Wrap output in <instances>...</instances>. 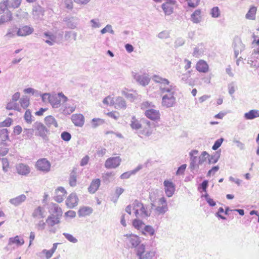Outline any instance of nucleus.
I'll list each match as a JSON object with an SVG mask.
<instances>
[{
  "mask_svg": "<svg viewBox=\"0 0 259 259\" xmlns=\"http://www.w3.org/2000/svg\"><path fill=\"white\" fill-rule=\"evenodd\" d=\"M160 90L162 94V106L166 108L172 107L176 103L174 87L172 85L167 87L161 86Z\"/></svg>",
  "mask_w": 259,
  "mask_h": 259,
  "instance_id": "nucleus-1",
  "label": "nucleus"
},
{
  "mask_svg": "<svg viewBox=\"0 0 259 259\" xmlns=\"http://www.w3.org/2000/svg\"><path fill=\"white\" fill-rule=\"evenodd\" d=\"M49 211L50 214L46 220L48 225L53 227L59 224L63 214L62 208L57 204L52 203Z\"/></svg>",
  "mask_w": 259,
  "mask_h": 259,
  "instance_id": "nucleus-2",
  "label": "nucleus"
},
{
  "mask_svg": "<svg viewBox=\"0 0 259 259\" xmlns=\"http://www.w3.org/2000/svg\"><path fill=\"white\" fill-rule=\"evenodd\" d=\"M42 100L45 101L47 99L53 108H59L65 104L67 101V98L62 93L58 95H51L49 94H45L42 97Z\"/></svg>",
  "mask_w": 259,
  "mask_h": 259,
  "instance_id": "nucleus-3",
  "label": "nucleus"
},
{
  "mask_svg": "<svg viewBox=\"0 0 259 259\" xmlns=\"http://www.w3.org/2000/svg\"><path fill=\"white\" fill-rule=\"evenodd\" d=\"M156 126L150 121L144 120V125L139 131V134L142 138L149 137L154 133Z\"/></svg>",
  "mask_w": 259,
  "mask_h": 259,
  "instance_id": "nucleus-4",
  "label": "nucleus"
},
{
  "mask_svg": "<svg viewBox=\"0 0 259 259\" xmlns=\"http://www.w3.org/2000/svg\"><path fill=\"white\" fill-rule=\"evenodd\" d=\"M252 37L253 40L251 46L253 49V53L250 57V61L253 62L254 61H256L257 60H259V37L254 34H253Z\"/></svg>",
  "mask_w": 259,
  "mask_h": 259,
  "instance_id": "nucleus-5",
  "label": "nucleus"
},
{
  "mask_svg": "<svg viewBox=\"0 0 259 259\" xmlns=\"http://www.w3.org/2000/svg\"><path fill=\"white\" fill-rule=\"evenodd\" d=\"M34 131H35V136L40 137L43 139H47L49 131L42 123H35Z\"/></svg>",
  "mask_w": 259,
  "mask_h": 259,
  "instance_id": "nucleus-6",
  "label": "nucleus"
},
{
  "mask_svg": "<svg viewBox=\"0 0 259 259\" xmlns=\"http://www.w3.org/2000/svg\"><path fill=\"white\" fill-rule=\"evenodd\" d=\"M145 116L151 121L158 122L161 119V113L159 110L148 109L145 111Z\"/></svg>",
  "mask_w": 259,
  "mask_h": 259,
  "instance_id": "nucleus-7",
  "label": "nucleus"
},
{
  "mask_svg": "<svg viewBox=\"0 0 259 259\" xmlns=\"http://www.w3.org/2000/svg\"><path fill=\"white\" fill-rule=\"evenodd\" d=\"M121 162V159L119 156L110 157L106 159L104 165L107 169H113L118 167Z\"/></svg>",
  "mask_w": 259,
  "mask_h": 259,
  "instance_id": "nucleus-8",
  "label": "nucleus"
},
{
  "mask_svg": "<svg viewBox=\"0 0 259 259\" xmlns=\"http://www.w3.org/2000/svg\"><path fill=\"white\" fill-rule=\"evenodd\" d=\"M67 192L63 187H59L54 191L53 199L58 203H61L63 201L67 195Z\"/></svg>",
  "mask_w": 259,
  "mask_h": 259,
  "instance_id": "nucleus-9",
  "label": "nucleus"
},
{
  "mask_svg": "<svg viewBox=\"0 0 259 259\" xmlns=\"http://www.w3.org/2000/svg\"><path fill=\"white\" fill-rule=\"evenodd\" d=\"M133 209L137 217L145 215H148L143 204L138 200H135L132 204Z\"/></svg>",
  "mask_w": 259,
  "mask_h": 259,
  "instance_id": "nucleus-10",
  "label": "nucleus"
},
{
  "mask_svg": "<svg viewBox=\"0 0 259 259\" xmlns=\"http://www.w3.org/2000/svg\"><path fill=\"white\" fill-rule=\"evenodd\" d=\"M176 7V2L172 0H166L162 6V8L166 15L171 14Z\"/></svg>",
  "mask_w": 259,
  "mask_h": 259,
  "instance_id": "nucleus-11",
  "label": "nucleus"
},
{
  "mask_svg": "<svg viewBox=\"0 0 259 259\" xmlns=\"http://www.w3.org/2000/svg\"><path fill=\"white\" fill-rule=\"evenodd\" d=\"M164 191L166 196L168 197H171L175 191V185L169 180H165L163 182Z\"/></svg>",
  "mask_w": 259,
  "mask_h": 259,
  "instance_id": "nucleus-12",
  "label": "nucleus"
},
{
  "mask_svg": "<svg viewBox=\"0 0 259 259\" xmlns=\"http://www.w3.org/2000/svg\"><path fill=\"white\" fill-rule=\"evenodd\" d=\"M36 166L39 170L48 171L50 169L51 164L49 161L44 158L38 160L36 162Z\"/></svg>",
  "mask_w": 259,
  "mask_h": 259,
  "instance_id": "nucleus-13",
  "label": "nucleus"
},
{
  "mask_svg": "<svg viewBox=\"0 0 259 259\" xmlns=\"http://www.w3.org/2000/svg\"><path fill=\"white\" fill-rule=\"evenodd\" d=\"M196 69L200 73H207L209 70V67L205 61L199 60L196 64Z\"/></svg>",
  "mask_w": 259,
  "mask_h": 259,
  "instance_id": "nucleus-14",
  "label": "nucleus"
},
{
  "mask_svg": "<svg viewBox=\"0 0 259 259\" xmlns=\"http://www.w3.org/2000/svg\"><path fill=\"white\" fill-rule=\"evenodd\" d=\"M78 203V198L74 193H71L67 198L66 205L69 208H73L77 206Z\"/></svg>",
  "mask_w": 259,
  "mask_h": 259,
  "instance_id": "nucleus-15",
  "label": "nucleus"
},
{
  "mask_svg": "<svg viewBox=\"0 0 259 259\" xmlns=\"http://www.w3.org/2000/svg\"><path fill=\"white\" fill-rule=\"evenodd\" d=\"M168 209L166 199L162 197L158 200V205L156 208V211L159 213H164Z\"/></svg>",
  "mask_w": 259,
  "mask_h": 259,
  "instance_id": "nucleus-16",
  "label": "nucleus"
},
{
  "mask_svg": "<svg viewBox=\"0 0 259 259\" xmlns=\"http://www.w3.org/2000/svg\"><path fill=\"white\" fill-rule=\"evenodd\" d=\"M126 237L127 241L131 244L133 247L138 246L140 242V239L139 237L134 234H126L124 235Z\"/></svg>",
  "mask_w": 259,
  "mask_h": 259,
  "instance_id": "nucleus-17",
  "label": "nucleus"
},
{
  "mask_svg": "<svg viewBox=\"0 0 259 259\" xmlns=\"http://www.w3.org/2000/svg\"><path fill=\"white\" fill-rule=\"evenodd\" d=\"M33 32V28L29 26L24 25L19 28L17 35L19 36H25L31 34Z\"/></svg>",
  "mask_w": 259,
  "mask_h": 259,
  "instance_id": "nucleus-18",
  "label": "nucleus"
},
{
  "mask_svg": "<svg viewBox=\"0 0 259 259\" xmlns=\"http://www.w3.org/2000/svg\"><path fill=\"white\" fill-rule=\"evenodd\" d=\"M16 169L17 173L22 176H26L30 171V168L29 166L23 163H19L17 165Z\"/></svg>",
  "mask_w": 259,
  "mask_h": 259,
  "instance_id": "nucleus-19",
  "label": "nucleus"
},
{
  "mask_svg": "<svg viewBox=\"0 0 259 259\" xmlns=\"http://www.w3.org/2000/svg\"><path fill=\"white\" fill-rule=\"evenodd\" d=\"M32 217L35 220L44 218L45 217V211L44 208L40 206L36 207L32 213Z\"/></svg>",
  "mask_w": 259,
  "mask_h": 259,
  "instance_id": "nucleus-20",
  "label": "nucleus"
},
{
  "mask_svg": "<svg viewBox=\"0 0 259 259\" xmlns=\"http://www.w3.org/2000/svg\"><path fill=\"white\" fill-rule=\"evenodd\" d=\"M71 120L73 123L77 126H82L84 122V118L81 114H75L72 115Z\"/></svg>",
  "mask_w": 259,
  "mask_h": 259,
  "instance_id": "nucleus-21",
  "label": "nucleus"
},
{
  "mask_svg": "<svg viewBox=\"0 0 259 259\" xmlns=\"http://www.w3.org/2000/svg\"><path fill=\"white\" fill-rule=\"evenodd\" d=\"M24 243V239L21 236L17 235L14 237L9 238L8 244L9 245L15 244L17 246H20L23 245Z\"/></svg>",
  "mask_w": 259,
  "mask_h": 259,
  "instance_id": "nucleus-22",
  "label": "nucleus"
},
{
  "mask_svg": "<svg viewBox=\"0 0 259 259\" xmlns=\"http://www.w3.org/2000/svg\"><path fill=\"white\" fill-rule=\"evenodd\" d=\"M136 80L142 85H146L148 84L150 79L146 74H136L134 76Z\"/></svg>",
  "mask_w": 259,
  "mask_h": 259,
  "instance_id": "nucleus-23",
  "label": "nucleus"
},
{
  "mask_svg": "<svg viewBox=\"0 0 259 259\" xmlns=\"http://www.w3.org/2000/svg\"><path fill=\"white\" fill-rule=\"evenodd\" d=\"M114 106L116 109L124 110L126 108V105L125 100L122 97H117Z\"/></svg>",
  "mask_w": 259,
  "mask_h": 259,
  "instance_id": "nucleus-24",
  "label": "nucleus"
},
{
  "mask_svg": "<svg viewBox=\"0 0 259 259\" xmlns=\"http://www.w3.org/2000/svg\"><path fill=\"white\" fill-rule=\"evenodd\" d=\"M101 184V181L99 179H96L93 180L90 186H89L88 190L91 193H95L99 189Z\"/></svg>",
  "mask_w": 259,
  "mask_h": 259,
  "instance_id": "nucleus-25",
  "label": "nucleus"
},
{
  "mask_svg": "<svg viewBox=\"0 0 259 259\" xmlns=\"http://www.w3.org/2000/svg\"><path fill=\"white\" fill-rule=\"evenodd\" d=\"M93 212V209L89 206H82L78 211V214L80 217H86Z\"/></svg>",
  "mask_w": 259,
  "mask_h": 259,
  "instance_id": "nucleus-26",
  "label": "nucleus"
},
{
  "mask_svg": "<svg viewBox=\"0 0 259 259\" xmlns=\"http://www.w3.org/2000/svg\"><path fill=\"white\" fill-rule=\"evenodd\" d=\"M59 244L58 243H55L53 244V247L50 250L44 249L42 251V253L45 255L47 259L50 258L56 251L57 246Z\"/></svg>",
  "mask_w": 259,
  "mask_h": 259,
  "instance_id": "nucleus-27",
  "label": "nucleus"
},
{
  "mask_svg": "<svg viewBox=\"0 0 259 259\" xmlns=\"http://www.w3.org/2000/svg\"><path fill=\"white\" fill-rule=\"evenodd\" d=\"M26 199V197L24 194H21L17 197L10 199V202L11 204L17 206L20 205L21 203L24 202Z\"/></svg>",
  "mask_w": 259,
  "mask_h": 259,
  "instance_id": "nucleus-28",
  "label": "nucleus"
},
{
  "mask_svg": "<svg viewBox=\"0 0 259 259\" xmlns=\"http://www.w3.org/2000/svg\"><path fill=\"white\" fill-rule=\"evenodd\" d=\"M244 117L246 119H252L256 117H259V110L253 109L244 114Z\"/></svg>",
  "mask_w": 259,
  "mask_h": 259,
  "instance_id": "nucleus-29",
  "label": "nucleus"
},
{
  "mask_svg": "<svg viewBox=\"0 0 259 259\" xmlns=\"http://www.w3.org/2000/svg\"><path fill=\"white\" fill-rule=\"evenodd\" d=\"M130 125L132 128L135 130H140L142 126L140 121L135 116L132 117Z\"/></svg>",
  "mask_w": 259,
  "mask_h": 259,
  "instance_id": "nucleus-30",
  "label": "nucleus"
},
{
  "mask_svg": "<svg viewBox=\"0 0 259 259\" xmlns=\"http://www.w3.org/2000/svg\"><path fill=\"white\" fill-rule=\"evenodd\" d=\"M61 109L64 115H69L72 113L75 109V106L67 105L63 104Z\"/></svg>",
  "mask_w": 259,
  "mask_h": 259,
  "instance_id": "nucleus-31",
  "label": "nucleus"
},
{
  "mask_svg": "<svg viewBox=\"0 0 259 259\" xmlns=\"http://www.w3.org/2000/svg\"><path fill=\"white\" fill-rule=\"evenodd\" d=\"M46 124L49 127L54 126L55 127L58 126V123L54 117L51 115L48 116L45 118Z\"/></svg>",
  "mask_w": 259,
  "mask_h": 259,
  "instance_id": "nucleus-32",
  "label": "nucleus"
},
{
  "mask_svg": "<svg viewBox=\"0 0 259 259\" xmlns=\"http://www.w3.org/2000/svg\"><path fill=\"white\" fill-rule=\"evenodd\" d=\"M201 18V12L200 10H196L191 15L192 21L195 23L200 22Z\"/></svg>",
  "mask_w": 259,
  "mask_h": 259,
  "instance_id": "nucleus-33",
  "label": "nucleus"
},
{
  "mask_svg": "<svg viewBox=\"0 0 259 259\" xmlns=\"http://www.w3.org/2000/svg\"><path fill=\"white\" fill-rule=\"evenodd\" d=\"M256 11V7L254 6L251 7L246 14V18L250 20H254Z\"/></svg>",
  "mask_w": 259,
  "mask_h": 259,
  "instance_id": "nucleus-34",
  "label": "nucleus"
},
{
  "mask_svg": "<svg viewBox=\"0 0 259 259\" xmlns=\"http://www.w3.org/2000/svg\"><path fill=\"white\" fill-rule=\"evenodd\" d=\"M154 80L157 82H159L160 83V86L164 87H169V81L165 78H162L160 77H159L158 76H154Z\"/></svg>",
  "mask_w": 259,
  "mask_h": 259,
  "instance_id": "nucleus-35",
  "label": "nucleus"
},
{
  "mask_svg": "<svg viewBox=\"0 0 259 259\" xmlns=\"http://www.w3.org/2000/svg\"><path fill=\"white\" fill-rule=\"evenodd\" d=\"M18 29L16 26H13L8 29L6 36L9 38L14 37L16 34L17 35Z\"/></svg>",
  "mask_w": 259,
  "mask_h": 259,
  "instance_id": "nucleus-36",
  "label": "nucleus"
},
{
  "mask_svg": "<svg viewBox=\"0 0 259 259\" xmlns=\"http://www.w3.org/2000/svg\"><path fill=\"white\" fill-rule=\"evenodd\" d=\"M115 101L116 97H113L111 96H108L104 98L103 101V103L106 105L114 106Z\"/></svg>",
  "mask_w": 259,
  "mask_h": 259,
  "instance_id": "nucleus-37",
  "label": "nucleus"
},
{
  "mask_svg": "<svg viewBox=\"0 0 259 259\" xmlns=\"http://www.w3.org/2000/svg\"><path fill=\"white\" fill-rule=\"evenodd\" d=\"M6 108L8 110H15L18 111H20L19 105L16 103V102L13 101H11L8 103Z\"/></svg>",
  "mask_w": 259,
  "mask_h": 259,
  "instance_id": "nucleus-38",
  "label": "nucleus"
},
{
  "mask_svg": "<svg viewBox=\"0 0 259 259\" xmlns=\"http://www.w3.org/2000/svg\"><path fill=\"white\" fill-rule=\"evenodd\" d=\"M44 35L49 37V39H47L45 41V42L48 45L52 46L53 45L54 42H55V36L54 35L52 34H50L48 32H45L44 33Z\"/></svg>",
  "mask_w": 259,
  "mask_h": 259,
  "instance_id": "nucleus-39",
  "label": "nucleus"
},
{
  "mask_svg": "<svg viewBox=\"0 0 259 259\" xmlns=\"http://www.w3.org/2000/svg\"><path fill=\"white\" fill-rule=\"evenodd\" d=\"M124 190L121 187H117L115 188L113 193V197L116 199H118L119 196L123 193Z\"/></svg>",
  "mask_w": 259,
  "mask_h": 259,
  "instance_id": "nucleus-40",
  "label": "nucleus"
},
{
  "mask_svg": "<svg viewBox=\"0 0 259 259\" xmlns=\"http://www.w3.org/2000/svg\"><path fill=\"white\" fill-rule=\"evenodd\" d=\"M154 229L150 226H146L144 228V231L143 232V234L145 235H150L152 236L154 234Z\"/></svg>",
  "mask_w": 259,
  "mask_h": 259,
  "instance_id": "nucleus-41",
  "label": "nucleus"
},
{
  "mask_svg": "<svg viewBox=\"0 0 259 259\" xmlns=\"http://www.w3.org/2000/svg\"><path fill=\"white\" fill-rule=\"evenodd\" d=\"M209 155L206 151H203L198 158V164L201 165L206 161L207 156Z\"/></svg>",
  "mask_w": 259,
  "mask_h": 259,
  "instance_id": "nucleus-42",
  "label": "nucleus"
},
{
  "mask_svg": "<svg viewBox=\"0 0 259 259\" xmlns=\"http://www.w3.org/2000/svg\"><path fill=\"white\" fill-rule=\"evenodd\" d=\"M133 225L136 229L140 230L143 228L144 223L141 220L135 219L133 221Z\"/></svg>",
  "mask_w": 259,
  "mask_h": 259,
  "instance_id": "nucleus-43",
  "label": "nucleus"
},
{
  "mask_svg": "<svg viewBox=\"0 0 259 259\" xmlns=\"http://www.w3.org/2000/svg\"><path fill=\"white\" fill-rule=\"evenodd\" d=\"M13 120L12 118L8 117L4 121L0 122V127H9L12 124Z\"/></svg>",
  "mask_w": 259,
  "mask_h": 259,
  "instance_id": "nucleus-44",
  "label": "nucleus"
},
{
  "mask_svg": "<svg viewBox=\"0 0 259 259\" xmlns=\"http://www.w3.org/2000/svg\"><path fill=\"white\" fill-rule=\"evenodd\" d=\"M21 107L26 108L29 105V99L27 97L22 98L20 101Z\"/></svg>",
  "mask_w": 259,
  "mask_h": 259,
  "instance_id": "nucleus-45",
  "label": "nucleus"
},
{
  "mask_svg": "<svg viewBox=\"0 0 259 259\" xmlns=\"http://www.w3.org/2000/svg\"><path fill=\"white\" fill-rule=\"evenodd\" d=\"M211 15L212 17L217 18L221 15V11L218 7H213L211 10Z\"/></svg>",
  "mask_w": 259,
  "mask_h": 259,
  "instance_id": "nucleus-46",
  "label": "nucleus"
},
{
  "mask_svg": "<svg viewBox=\"0 0 259 259\" xmlns=\"http://www.w3.org/2000/svg\"><path fill=\"white\" fill-rule=\"evenodd\" d=\"M92 125L94 127H96L97 126L103 124L104 123V120L101 118H94L92 121Z\"/></svg>",
  "mask_w": 259,
  "mask_h": 259,
  "instance_id": "nucleus-47",
  "label": "nucleus"
},
{
  "mask_svg": "<svg viewBox=\"0 0 259 259\" xmlns=\"http://www.w3.org/2000/svg\"><path fill=\"white\" fill-rule=\"evenodd\" d=\"M76 183V176L74 171H72L69 178V184L71 186H74Z\"/></svg>",
  "mask_w": 259,
  "mask_h": 259,
  "instance_id": "nucleus-48",
  "label": "nucleus"
},
{
  "mask_svg": "<svg viewBox=\"0 0 259 259\" xmlns=\"http://www.w3.org/2000/svg\"><path fill=\"white\" fill-rule=\"evenodd\" d=\"M106 114L108 116H109L112 118H113L114 119H115V120H117L119 116V113L115 111L108 112Z\"/></svg>",
  "mask_w": 259,
  "mask_h": 259,
  "instance_id": "nucleus-49",
  "label": "nucleus"
},
{
  "mask_svg": "<svg viewBox=\"0 0 259 259\" xmlns=\"http://www.w3.org/2000/svg\"><path fill=\"white\" fill-rule=\"evenodd\" d=\"M24 118L27 122L31 123L32 121L31 114L29 110H27L24 114Z\"/></svg>",
  "mask_w": 259,
  "mask_h": 259,
  "instance_id": "nucleus-50",
  "label": "nucleus"
},
{
  "mask_svg": "<svg viewBox=\"0 0 259 259\" xmlns=\"http://www.w3.org/2000/svg\"><path fill=\"white\" fill-rule=\"evenodd\" d=\"M8 0H4L3 2L0 3V13L4 11L8 8Z\"/></svg>",
  "mask_w": 259,
  "mask_h": 259,
  "instance_id": "nucleus-51",
  "label": "nucleus"
},
{
  "mask_svg": "<svg viewBox=\"0 0 259 259\" xmlns=\"http://www.w3.org/2000/svg\"><path fill=\"white\" fill-rule=\"evenodd\" d=\"M63 235L65 238L71 242L76 243L77 241V240L70 234L64 233Z\"/></svg>",
  "mask_w": 259,
  "mask_h": 259,
  "instance_id": "nucleus-52",
  "label": "nucleus"
},
{
  "mask_svg": "<svg viewBox=\"0 0 259 259\" xmlns=\"http://www.w3.org/2000/svg\"><path fill=\"white\" fill-rule=\"evenodd\" d=\"M145 246L143 244H142L140 245L138 248H137V255L139 257L142 256L143 254H144L145 252Z\"/></svg>",
  "mask_w": 259,
  "mask_h": 259,
  "instance_id": "nucleus-53",
  "label": "nucleus"
},
{
  "mask_svg": "<svg viewBox=\"0 0 259 259\" xmlns=\"http://www.w3.org/2000/svg\"><path fill=\"white\" fill-rule=\"evenodd\" d=\"M154 253L151 251L146 252L142 256L139 257V258L140 259H152V257Z\"/></svg>",
  "mask_w": 259,
  "mask_h": 259,
  "instance_id": "nucleus-54",
  "label": "nucleus"
},
{
  "mask_svg": "<svg viewBox=\"0 0 259 259\" xmlns=\"http://www.w3.org/2000/svg\"><path fill=\"white\" fill-rule=\"evenodd\" d=\"M61 138L65 141H68L70 140L71 136V135L66 132H64L61 134Z\"/></svg>",
  "mask_w": 259,
  "mask_h": 259,
  "instance_id": "nucleus-55",
  "label": "nucleus"
},
{
  "mask_svg": "<svg viewBox=\"0 0 259 259\" xmlns=\"http://www.w3.org/2000/svg\"><path fill=\"white\" fill-rule=\"evenodd\" d=\"M3 164V169L4 171H7L9 167V163L7 158H3L2 160Z\"/></svg>",
  "mask_w": 259,
  "mask_h": 259,
  "instance_id": "nucleus-56",
  "label": "nucleus"
},
{
  "mask_svg": "<svg viewBox=\"0 0 259 259\" xmlns=\"http://www.w3.org/2000/svg\"><path fill=\"white\" fill-rule=\"evenodd\" d=\"M223 139H218V140H217L215 142L214 145H213V146L212 147V149L214 150H215L218 148H219L221 146V145L223 142Z\"/></svg>",
  "mask_w": 259,
  "mask_h": 259,
  "instance_id": "nucleus-57",
  "label": "nucleus"
},
{
  "mask_svg": "<svg viewBox=\"0 0 259 259\" xmlns=\"http://www.w3.org/2000/svg\"><path fill=\"white\" fill-rule=\"evenodd\" d=\"M64 3L65 7L68 9H72L73 8V2L72 0H64Z\"/></svg>",
  "mask_w": 259,
  "mask_h": 259,
  "instance_id": "nucleus-58",
  "label": "nucleus"
},
{
  "mask_svg": "<svg viewBox=\"0 0 259 259\" xmlns=\"http://www.w3.org/2000/svg\"><path fill=\"white\" fill-rule=\"evenodd\" d=\"M186 166L187 165L185 164L182 165L180 167H179V168L177 170L176 174L177 175L183 174L186 168Z\"/></svg>",
  "mask_w": 259,
  "mask_h": 259,
  "instance_id": "nucleus-59",
  "label": "nucleus"
},
{
  "mask_svg": "<svg viewBox=\"0 0 259 259\" xmlns=\"http://www.w3.org/2000/svg\"><path fill=\"white\" fill-rule=\"evenodd\" d=\"M219 169L218 166H213L211 169H210L207 174V177H210L211 175H214Z\"/></svg>",
  "mask_w": 259,
  "mask_h": 259,
  "instance_id": "nucleus-60",
  "label": "nucleus"
},
{
  "mask_svg": "<svg viewBox=\"0 0 259 259\" xmlns=\"http://www.w3.org/2000/svg\"><path fill=\"white\" fill-rule=\"evenodd\" d=\"M65 216L66 217L73 218L76 216V212L73 210H69L65 213Z\"/></svg>",
  "mask_w": 259,
  "mask_h": 259,
  "instance_id": "nucleus-61",
  "label": "nucleus"
},
{
  "mask_svg": "<svg viewBox=\"0 0 259 259\" xmlns=\"http://www.w3.org/2000/svg\"><path fill=\"white\" fill-rule=\"evenodd\" d=\"M112 32L113 30L112 29V27L111 25H107L105 27H104L103 29H102L101 31V33L104 34L106 32Z\"/></svg>",
  "mask_w": 259,
  "mask_h": 259,
  "instance_id": "nucleus-62",
  "label": "nucleus"
},
{
  "mask_svg": "<svg viewBox=\"0 0 259 259\" xmlns=\"http://www.w3.org/2000/svg\"><path fill=\"white\" fill-rule=\"evenodd\" d=\"M114 174L112 172H107L103 174L102 178L104 180H108L110 178L112 177Z\"/></svg>",
  "mask_w": 259,
  "mask_h": 259,
  "instance_id": "nucleus-63",
  "label": "nucleus"
},
{
  "mask_svg": "<svg viewBox=\"0 0 259 259\" xmlns=\"http://www.w3.org/2000/svg\"><path fill=\"white\" fill-rule=\"evenodd\" d=\"M169 36V33L168 32L164 31H162L158 34V37L161 39L166 38Z\"/></svg>",
  "mask_w": 259,
  "mask_h": 259,
  "instance_id": "nucleus-64",
  "label": "nucleus"
}]
</instances>
